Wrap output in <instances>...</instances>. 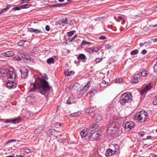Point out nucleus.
Masks as SVG:
<instances>
[{"label":"nucleus","instance_id":"obj_56","mask_svg":"<svg viewBox=\"0 0 157 157\" xmlns=\"http://www.w3.org/2000/svg\"><path fill=\"white\" fill-rule=\"evenodd\" d=\"M10 7V5H8L6 7V8H5L6 9H7V10H9Z\"/></svg>","mask_w":157,"mask_h":157},{"label":"nucleus","instance_id":"obj_43","mask_svg":"<svg viewBox=\"0 0 157 157\" xmlns=\"http://www.w3.org/2000/svg\"><path fill=\"white\" fill-rule=\"evenodd\" d=\"M102 58H97L95 60V61L97 63H98L102 60Z\"/></svg>","mask_w":157,"mask_h":157},{"label":"nucleus","instance_id":"obj_61","mask_svg":"<svg viewBox=\"0 0 157 157\" xmlns=\"http://www.w3.org/2000/svg\"><path fill=\"white\" fill-rule=\"evenodd\" d=\"M15 157H25L24 156L21 155H17Z\"/></svg>","mask_w":157,"mask_h":157},{"label":"nucleus","instance_id":"obj_46","mask_svg":"<svg viewBox=\"0 0 157 157\" xmlns=\"http://www.w3.org/2000/svg\"><path fill=\"white\" fill-rule=\"evenodd\" d=\"M14 59L18 61L21 60V58L19 56H17L14 57Z\"/></svg>","mask_w":157,"mask_h":157},{"label":"nucleus","instance_id":"obj_7","mask_svg":"<svg viewBox=\"0 0 157 157\" xmlns=\"http://www.w3.org/2000/svg\"><path fill=\"white\" fill-rule=\"evenodd\" d=\"M116 127L114 123H112L109 124V127L108 128L107 130L108 132L111 133V132L114 134L115 131L116 129Z\"/></svg>","mask_w":157,"mask_h":157},{"label":"nucleus","instance_id":"obj_53","mask_svg":"<svg viewBox=\"0 0 157 157\" xmlns=\"http://www.w3.org/2000/svg\"><path fill=\"white\" fill-rule=\"evenodd\" d=\"M147 51L146 50H143L141 52V54H145L147 53Z\"/></svg>","mask_w":157,"mask_h":157},{"label":"nucleus","instance_id":"obj_33","mask_svg":"<svg viewBox=\"0 0 157 157\" xmlns=\"http://www.w3.org/2000/svg\"><path fill=\"white\" fill-rule=\"evenodd\" d=\"M21 9L20 6L19 7H15L12 9V11H14L16 10H20Z\"/></svg>","mask_w":157,"mask_h":157},{"label":"nucleus","instance_id":"obj_17","mask_svg":"<svg viewBox=\"0 0 157 157\" xmlns=\"http://www.w3.org/2000/svg\"><path fill=\"white\" fill-rule=\"evenodd\" d=\"M88 131L86 129H84L80 132V134L82 137L83 138L86 136H89L88 134Z\"/></svg>","mask_w":157,"mask_h":157},{"label":"nucleus","instance_id":"obj_55","mask_svg":"<svg viewBox=\"0 0 157 157\" xmlns=\"http://www.w3.org/2000/svg\"><path fill=\"white\" fill-rule=\"evenodd\" d=\"M139 135L141 137H143L144 136V134L140 132L139 133Z\"/></svg>","mask_w":157,"mask_h":157},{"label":"nucleus","instance_id":"obj_32","mask_svg":"<svg viewBox=\"0 0 157 157\" xmlns=\"http://www.w3.org/2000/svg\"><path fill=\"white\" fill-rule=\"evenodd\" d=\"M76 31L75 30H73L70 31V32H68V35L69 36H73L75 33Z\"/></svg>","mask_w":157,"mask_h":157},{"label":"nucleus","instance_id":"obj_4","mask_svg":"<svg viewBox=\"0 0 157 157\" xmlns=\"http://www.w3.org/2000/svg\"><path fill=\"white\" fill-rule=\"evenodd\" d=\"M147 113L144 111H141L136 113L134 116V119L141 122H145L147 119Z\"/></svg>","mask_w":157,"mask_h":157},{"label":"nucleus","instance_id":"obj_19","mask_svg":"<svg viewBox=\"0 0 157 157\" xmlns=\"http://www.w3.org/2000/svg\"><path fill=\"white\" fill-rule=\"evenodd\" d=\"M18 53L19 55L22 58H26L27 59H29L28 58H27V55L25 54V53L23 51H19L18 52Z\"/></svg>","mask_w":157,"mask_h":157},{"label":"nucleus","instance_id":"obj_48","mask_svg":"<svg viewBox=\"0 0 157 157\" xmlns=\"http://www.w3.org/2000/svg\"><path fill=\"white\" fill-rule=\"evenodd\" d=\"M49 132H50L52 136H55L54 134L53 133V132H55L54 130H49Z\"/></svg>","mask_w":157,"mask_h":157},{"label":"nucleus","instance_id":"obj_5","mask_svg":"<svg viewBox=\"0 0 157 157\" xmlns=\"http://www.w3.org/2000/svg\"><path fill=\"white\" fill-rule=\"evenodd\" d=\"M36 79H35L34 82H31L30 83V86L29 87V91L30 92H35L36 91V89H38V85L39 84L37 81Z\"/></svg>","mask_w":157,"mask_h":157},{"label":"nucleus","instance_id":"obj_13","mask_svg":"<svg viewBox=\"0 0 157 157\" xmlns=\"http://www.w3.org/2000/svg\"><path fill=\"white\" fill-rule=\"evenodd\" d=\"M6 85L9 88H14L16 86L17 84L13 82L9 81V82L6 83Z\"/></svg>","mask_w":157,"mask_h":157},{"label":"nucleus","instance_id":"obj_40","mask_svg":"<svg viewBox=\"0 0 157 157\" xmlns=\"http://www.w3.org/2000/svg\"><path fill=\"white\" fill-rule=\"evenodd\" d=\"M146 43H148L150 44L151 43L149 41H145L144 43H140V47L143 46L144 44H145Z\"/></svg>","mask_w":157,"mask_h":157},{"label":"nucleus","instance_id":"obj_2","mask_svg":"<svg viewBox=\"0 0 157 157\" xmlns=\"http://www.w3.org/2000/svg\"><path fill=\"white\" fill-rule=\"evenodd\" d=\"M132 97L131 94L124 93L120 98L119 101L121 105H127L132 101Z\"/></svg>","mask_w":157,"mask_h":157},{"label":"nucleus","instance_id":"obj_15","mask_svg":"<svg viewBox=\"0 0 157 157\" xmlns=\"http://www.w3.org/2000/svg\"><path fill=\"white\" fill-rule=\"evenodd\" d=\"M94 119L96 122L98 123L101 121L102 118L101 116L98 113H96L94 116Z\"/></svg>","mask_w":157,"mask_h":157},{"label":"nucleus","instance_id":"obj_49","mask_svg":"<svg viewBox=\"0 0 157 157\" xmlns=\"http://www.w3.org/2000/svg\"><path fill=\"white\" fill-rule=\"evenodd\" d=\"M154 70L155 72H157V64H155L154 66Z\"/></svg>","mask_w":157,"mask_h":157},{"label":"nucleus","instance_id":"obj_35","mask_svg":"<svg viewBox=\"0 0 157 157\" xmlns=\"http://www.w3.org/2000/svg\"><path fill=\"white\" fill-rule=\"evenodd\" d=\"M98 127V125L96 124H93L92 125H91L90 126V127L93 129L94 130H95Z\"/></svg>","mask_w":157,"mask_h":157},{"label":"nucleus","instance_id":"obj_14","mask_svg":"<svg viewBox=\"0 0 157 157\" xmlns=\"http://www.w3.org/2000/svg\"><path fill=\"white\" fill-rule=\"evenodd\" d=\"M90 134V135L88 136L89 138L90 139L92 138L94 139H96L98 137L100 136V133H99L96 132H94L93 133Z\"/></svg>","mask_w":157,"mask_h":157},{"label":"nucleus","instance_id":"obj_31","mask_svg":"<svg viewBox=\"0 0 157 157\" xmlns=\"http://www.w3.org/2000/svg\"><path fill=\"white\" fill-rule=\"evenodd\" d=\"M91 44L90 42H86L85 40H82L81 43V46H84Z\"/></svg>","mask_w":157,"mask_h":157},{"label":"nucleus","instance_id":"obj_47","mask_svg":"<svg viewBox=\"0 0 157 157\" xmlns=\"http://www.w3.org/2000/svg\"><path fill=\"white\" fill-rule=\"evenodd\" d=\"M71 98H69L68 100H67V104H71Z\"/></svg>","mask_w":157,"mask_h":157},{"label":"nucleus","instance_id":"obj_22","mask_svg":"<svg viewBox=\"0 0 157 157\" xmlns=\"http://www.w3.org/2000/svg\"><path fill=\"white\" fill-rule=\"evenodd\" d=\"M101 49V48L100 46H97L94 47V48L91 51V52H97L100 50Z\"/></svg>","mask_w":157,"mask_h":157},{"label":"nucleus","instance_id":"obj_18","mask_svg":"<svg viewBox=\"0 0 157 157\" xmlns=\"http://www.w3.org/2000/svg\"><path fill=\"white\" fill-rule=\"evenodd\" d=\"M44 128V126L42 125L40 126L38 128L35 130V133L36 134H39Z\"/></svg>","mask_w":157,"mask_h":157},{"label":"nucleus","instance_id":"obj_27","mask_svg":"<svg viewBox=\"0 0 157 157\" xmlns=\"http://www.w3.org/2000/svg\"><path fill=\"white\" fill-rule=\"evenodd\" d=\"M85 112L89 113H93V110L92 108H88L86 109Z\"/></svg>","mask_w":157,"mask_h":157},{"label":"nucleus","instance_id":"obj_62","mask_svg":"<svg viewBox=\"0 0 157 157\" xmlns=\"http://www.w3.org/2000/svg\"><path fill=\"white\" fill-rule=\"evenodd\" d=\"M5 12L4 10L2 9L1 10V11L0 12V14H2L3 13Z\"/></svg>","mask_w":157,"mask_h":157},{"label":"nucleus","instance_id":"obj_57","mask_svg":"<svg viewBox=\"0 0 157 157\" xmlns=\"http://www.w3.org/2000/svg\"><path fill=\"white\" fill-rule=\"evenodd\" d=\"M25 151L26 153H29L30 152V150L29 149H25Z\"/></svg>","mask_w":157,"mask_h":157},{"label":"nucleus","instance_id":"obj_60","mask_svg":"<svg viewBox=\"0 0 157 157\" xmlns=\"http://www.w3.org/2000/svg\"><path fill=\"white\" fill-rule=\"evenodd\" d=\"M152 40L154 42H156L157 41V38H155L154 39H152Z\"/></svg>","mask_w":157,"mask_h":157},{"label":"nucleus","instance_id":"obj_39","mask_svg":"<svg viewBox=\"0 0 157 157\" xmlns=\"http://www.w3.org/2000/svg\"><path fill=\"white\" fill-rule=\"evenodd\" d=\"M16 140H13V139H11L10 140H8L7 141H6V144H8L10 143L13 142H15Z\"/></svg>","mask_w":157,"mask_h":157},{"label":"nucleus","instance_id":"obj_21","mask_svg":"<svg viewBox=\"0 0 157 157\" xmlns=\"http://www.w3.org/2000/svg\"><path fill=\"white\" fill-rule=\"evenodd\" d=\"M74 72L72 71L67 70L65 72V75L67 76L72 75L74 74Z\"/></svg>","mask_w":157,"mask_h":157},{"label":"nucleus","instance_id":"obj_30","mask_svg":"<svg viewBox=\"0 0 157 157\" xmlns=\"http://www.w3.org/2000/svg\"><path fill=\"white\" fill-rule=\"evenodd\" d=\"M70 19L69 18H66L65 19H63L62 20V22L63 23L67 24L69 21Z\"/></svg>","mask_w":157,"mask_h":157},{"label":"nucleus","instance_id":"obj_44","mask_svg":"<svg viewBox=\"0 0 157 157\" xmlns=\"http://www.w3.org/2000/svg\"><path fill=\"white\" fill-rule=\"evenodd\" d=\"M153 103L155 105H157V96L156 97L155 100L153 101Z\"/></svg>","mask_w":157,"mask_h":157},{"label":"nucleus","instance_id":"obj_45","mask_svg":"<svg viewBox=\"0 0 157 157\" xmlns=\"http://www.w3.org/2000/svg\"><path fill=\"white\" fill-rule=\"evenodd\" d=\"M105 47L106 49H110L111 48V46L109 44L105 45Z\"/></svg>","mask_w":157,"mask_h":157},{"label":"nucleus","instance_id":"obj_26","mask_svg":"<svg viewBox=\"0 0 157 157\" xmlns=\"http://www.w3.org/2000/svg\"><path fill=\"white\" fill-rule=\"evenodd\" d=\"M86 56L83 54H80L77 57V58L78 59H85L86 58Z\"/></svg>","mask_w":157,"mask_h":157},{"label":"nucleus","instance_id":"obj_12","mask_svg":"<svg viewBox=\"0 0 157 157\" xmlns=\"http://www.w3.org/2000/svg\"><path fill=\"white\" fill-rule=\"evenodd\" d=\"M20 71L21 74V77L22 78L25 79L26 78L27 76L28 75L29 71L28 69H25L24 71H23L22 70L20 69Z\"/></svg>","mask_w":157,"mask_h":157},{"label":"nucleus","instance_id":"obj_36","mask_svg":"<svg viewBox=\"0 0 157 157\" xmlns=\"http://www.w3.org/2000/svg\"><path fill=\"white\" fill-rule=\"evenodd\" d=\"M141 75L142 76L145 77L147 75V71H144L141 73Z\"/></svg>","mask_w":157,"mask_h":157},{"label":"nucleus","instance_id":"obj_11","mask_svg":"<svg viewBox=\"0 0 157 157\" xmlns=\"http://www.w3.org/2000/svg\"><path fill=\"white\" fill-rule=\"evenodd\" d=\"M116 152V150H113L109 148L106 151L105 155L106 157H109L115 154Z\"/></svg>","mask_w":157,"mask_h":157},{"label":"nucleus","instance_id":"obj_23","mask_svg":"<svg viewBox=\"0 0 157 157\" xmlns=\"http://www.w3.org/2000/svg\"><path fill=\"white\" fill-rule=\"evenodd\" d=\"M54 58H50L47 59V62L49 64H50L51 63H54Z\"/></svg>","mask_w":157,"mask_h":157},{"label":"nucleus","instance_id":"obj_52","mask_svg":"<svg viewBox=\"0 0 157 157\" xmlns=\"http://www.w3.org/2000/svg\"><path fill=\"white\" fill-rule=\"evenodd\" d=\"M75 37H73L72 38H70L69 39V42H72L75 40Z\"/></svg>","mask_w":157,"mask_h":157},{"label":"nucleus","instance_id":"obj_16","mask_svg":"<svg viewBox=\"0 0 157 157\" xmlns=\"http://www.w3.org/2000/svg\"><path fill=\"white\" fill-rule=\"evenodd\" d=\"M14 52L13 51H8L4 52L2 54V55L4 56L10 57L13 56Z\"/></svg>","mask_w":157,"mask_h":157},{"label":"nucleus","instance_id":"obj_50","mask_svg":"<svg viewBox=\"0 0 157 157\" xmlns=\"http://www.w3.org/2000/svg\"><path fill=\"white\" fill-rule=\"evenodd\" d=\"M50 27L48 25H47L45 27V29L47 31H49L50 30Z\"/></svg>","mask_w":157,"mask_h":157},{"label":"nucleus","instance_id":"obj_6","mask_svg":"<svg viewBox=\"0 0 157 157\" xmlns=\"http://www.w3.org/2000/svg\"><path fill=\"white\" fill-rule=\"evenodd\" d=\"M5 122L6 123H12L14 124L18 123L21 121V117H16L13 119H8L4 120Z\"/></svg>","mask_w":157,"mask_h":157},{"label":"nucleus","instance_id":"obj_29","mask_svg":"<svg viewBox=\"0 0 157 157\" xmlns=\"http://www.w3.org/2000/svg\"><path fill=\"white\" fill-rule=\"evenodd\" d=\"M123 82L122 79L121 78H118L115 80L114 82L116 83L121 84Z\"/></svg>","mask_w":157,"mask_h":157},{"label":"nucleus","instance_id":"obj_20","mask_svg":"<svg viewBox=\"0 0 157 157\" xmlns=\"http://www.w3.org/2000/svg\"><path fill=\"white\" fill-rule=\"evenodd\" d=\"M90 86V83H87L84 87L82 91L84 92H86L88 90Z\"/></svg>","mask_w":157,"mask_h":157},{"label":"nucleus","instance_id":"obj_51","mask_svg":"<svg viewBox=\"0 0 157 157\" xmlns=\"http://www.w3.org/2000/svg\"><path fill=\"white\" fill-rule=\"evenodd\" d=\"M40 32H41L40 30H38L37 29H34V32L36 33H40Z\"/></svg>","mask_w":157,"mask_h":157},{"label":"nucleus","instance_id":"obj_8","mask_svg":"<svg viewBox=\"0 0 157 157\" xmlns=\"http://www.w3.org/2000/svg\"><path fill=\"white\" fill-rule=\"evenodd\" d=\"M135 124L132 122H128L125 124L124 127L127 131H129L132 129L135 126Z\"/></svg>","mask_w":157,"mask_h":157},{"label":"nucleus","instance_id":"obj_34","mask_svg":"<svg viewBox=\"0 0 157 157\" xmlns=\"http://www.w3.org/2000/svg\"><path fill=\"white\" fill-rule=\"evenodd\" d=\"M25 41L24 40H21L18 42L17 44L19 46H21L23 45Z\"/></svg>","mask_w":157,"mask_h":157},{"label":"nucleus","instance_id":"obj_54","mask_svg":"<svg viewBox=\"0 0 157 157\" xmlns=\"http://www.w3.org/2000/svg\"><path fill=\"white\" fill-rule=\"evenodd\" d=\"M28 30L29 32H34V29L32 28L28 29Z\"/></svg>","mask_w":157,"mask_h":157},{"label":"nucleus","instance_id":"obj_37","mask_svg":"<svg viewBox=\"0 0 157 157\" xmlns=\"http://www.w3.org/2000/svg\"><path fill=\"white\" fill-rule=\"evenodd\" d=\"M61 125V123L59 122H57L54 124V126L57 128H59Z\"/></svg>","mask_w":157,"mask_h":157},{"label":"nucleus","instance_id":"obj_38","mask_svg":"<svg viewBox=\"0 0 157 157\" xmlns=\"http://www.w3.org/2000/svg\"><path fill=\"white\" fill-rule=\"evenodd\" d=\"M38 48L37 47H34L33 48L31 52L33 53L34 54L36 53V52H37V50Z\"/></svg>","mask_w":157,"mask_h":157},{"label":"nucleus","instance_id":"obj_41","mask_svg":"<svg viewBox=\"0 0 157 157\" xmlns=\"http://www.w3.org/2000/svg\"><path fill=\"white\" fill-rule=\"evenodd\" d=\"M80 114H79L78 112L75 113L71 114V116L74 117L78 116Z\"/></svg>","mask_w":157,"mask_h":157},{"label":"nucleus","instance_id":"obj_1","mask_svg":"<svg viewBox=\"0 0 157 157\" xmlns=\"http://www.w3.org/2000/svg\"><path fill=\"white\" fill-rule=\"evenodd\" d=\"M36 77L39 84L38 85V88L40 93L43 94H44L45 93L48 92L50 89L51 88L50 86L49 85L48 82L44 79L45 78L47 79H48V76L46 74H44L42 79L40 78L38 76H36L35 78Z\"/></svg>","mask_w":157,"mask_h":157},{"label":"nucleus","instance_id":"obj_3","mask_svg":"<svg viewBox=\"0 0 157 157\" xmlns=\"http://www.w3.org/2000/svg\"><path fill=\"white\" fill-rule=\"evenodd\" d=\"M0 77H6L8 79H14L15 75L8 69L2 68L0 70Z\"/></svg>","mask_w":157,"mask_h":157},{"label":"nucleus","instance_id":"obj_59","mask_svg":"<svg viewBox=\"0 0 157 157\" xmlns=\"http://www.w3.org/2000/svg\"><path fill=\"white\" fill-rule=\"evenodd\" d=\"M152 137L150 136H148L147 137V139H151L152 138Z\"/></svg>","mask_w":157,"mask_h":157},{"label":"nucleus","instance_id":"obj_10","mask_svg":"<svg viewBox=\"0 0 157 157\" xmlns=\"http://www.w3.org/2000/svg\"><path fill=\"white\" fill-rule=\"evenodd\" d=\"M140 75L139 74L134 75L131 80V82L133 83H137L138 82V79L140 78Z\"/></svg>","mask_w":157,"mask_h":157},{"label":"nucleus","instance_id":"obj_63","mask_svg":"<svg viewBox=\"0 0 157 157\" xmlns=\"http://www.w3.org/2000/svg\"><path fill=\"white\" fill-rule=\"evenodd\" d=\"M68 3H69V2L65 3H63V4L61 6H62L63 5H67L68 4Z\"/></svg>","mask_w":157,"mask_h":157},{"label":"nucleus","instance_id":"obj_64","mask_svg":"<svg viewBox=\"0 0 157 157\" xmlns=\"http://www.w3.org/2000/svg\"><path fill=\"white\" fill-rule=\"evenodd\" d=\"M6 157H14V156L12 155H9L7 156H6Z\"/></svg>","mask_w":157,"mask_h":157},{"label":"nucleus","instance_id":"obj_24","mask_svg":"<svg viewBox=\"0 0 157 157\" xmlns=\"http://www.w3.org/2000/svg\"><path fill=\"white\" fill-rule=\"evenodd\" d=\"M63 4H51L49 5V6L50 7H61L62 5Z\"/></svg>","mask_w":157,"mask_h":157},{"label":"nucleus","instance_id":"obj_42","mask_svg":"<svg viewBox=\"0 0 157 157\" xmlns=\"http://www.w3.org/2000/svg\"><path fill=\"white\" fill-rule=\"evenodd\" d=\"M99 39L101 40H104L106 39V37L105 36H101L98 38Z\"/></svg>","mask_w":157,"mask_h":157},{"label":"nucleus","instance_id":"obj_28","mask_svg":"<svg viewBox=\"0 0 157 157\" xmlns=\"http://www.w3.org/2000/svg\"><path fill=\"white\" fill-rule=\"evenodd\" d=\"M21 9H26L29 8L30 5L29 4H25L23 5H20Z\"/></svg>","mask_w":157,"mask_h":157},{"label":"nucleus","instance_id":"obj_58","mask_svg":"<svg viewBox=\"0 0 157 157\" xmlns=\"http://www.w3.org/2000/svg\"><path fill=\"white\" fill-rule=\"evenodd\" d=\"M151 27V28H154L155 27L157 26V24L155 25H152L150 26Z\"/></svg>","mask_w":157,"mask_h":157},{"label":"nucleus","instance_id":"obj_9","mask_svg":"<svg viewBox=\"0 0 157 157\" xmlns=\"http://www.w3.org/2000/svg\"><path fill=\"white\" fill-rule=\"evenodd\" d=\"M152 87V85L151 83H149L146 87L141 90L140 93L141 95L144 94L147 91L150 90Z\"/></svg>","mask_w":157,"mask_h":157},{"label":"nucleus","instance_id":"obj_25","mask_svg":"<svg viewBox=\"0 0 157 157\" xmlns=\"http://www.w3.org/2000/svg\"><path fill=\"white\" fill-rule=\"evenodd\" d=\"M139 51L137 49H135L132 51L130 52L131 55H137L138 54Z\"/></svg>","mask_w":157,"mask_h":157}]
</instances>
